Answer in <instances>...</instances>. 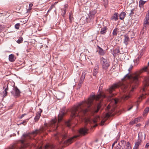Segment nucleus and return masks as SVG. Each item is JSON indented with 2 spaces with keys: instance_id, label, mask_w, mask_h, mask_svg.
<instances>
[{
  "instance_id": "f257e3e1",
  "label": "nucleus",
  "mask_w": 149,
  "mask_h": 149,
  "mask_svg": "<svg viewBox=\"0 0 149 149\" xmlns=\"http://www.w3.org/2000/svg\"><path fill=\"white\" fill-rule=\"evenodd\" d=\"M133 68V66L131 65L129 68L128 69L129 72L126 74L122 79L123 80L125 79H127L130 80V83L126 84L125 83L120 82L118 83L112 85L109 88L107 89V91L109 92L110 95L109 96V98H111L113 95L111 93L115 88L118 87H120L124 92L127 91V93H129L130 91H132L133 89L135 88V86L137 85L139 82L138 75H136L134 76H132L129 74L130 73V70Z\"/></svg>"
},
{
  "instance_id": "f03ea898",
  "label": "nucleus",
  "mask_w": 149,
  "mask_h": 149,
  "mask_svg": "<svg viewBox=\"0 0 149 149\" xmlns=\"http://www.w3.org/2000/svg\"><path fill=\"white\" fill-rule=\"evenodd\" d=\"M79 104L77 106L73 107L71 111V117L73 118L74 117L82 116L81 113L85 114L87 112L90 111V109L89 107L85 105H82L79 107Z\"/></svg>"
},
{
  "instance_id": "7ed1b4c3",
  "label": "nucleus",
  "mask_w": 149,
  "mask_h": 149,
  "mask_svg": "<svg viewBox=\"0 0 149 149\" xmlns=\"http://www.w3.org/2000/svg\"><path fill=\"white\" fill-rule=\"evenodd\" d=\"M30 138V134L29 133H25L23 134L21 137V143L22 144V148H18L15 145H12L6 149H23L25 147H30V145L28 143H26V141Z\"/></svg>"
},
{
  "instance_id": "20e7f679",
  "label": "nucleus",
  "mask_w": 149,
  "mask_h": 149,
  "mask_svg": "<svg viewBox=\"0 0 149 149\" xmlns=\"http://www.w3.org/2000/svg\"><path fill=\"white\" fill-rule=\"evenodd\" d=\"M102 96V95L101 94L100 92L96 96L94 93H92L88 100L80 102L79 103L78 106L80 107L82 105H85L87 106L88 107H89L92 104L94 100L95 99L97 100L99 99Z\"/></svg>"
},
{
  "instance_id": "39448f33",
  "label": "nucleus",
  "mask_w": 149,
  "mask_h": 149,
  "mask_svg": "<svg viewBox=\"0 0 149 149\" xmlns=\"http://www.w3.org/2000/svg\"><path fill=\"white\" fill-rule=\"evenodd\" d=\"M100 63L102 65L103 68L105 69H107L109 66V63L107 58H104L103 57H101L100 59Z\"/></svg>"
},
{
  "instance_id": "423d86ee",
  "label": "nucleus",
  "mask_w": 149,
  "mask_h": 149,
  "mask_svg": "<svg viewBox=\"0 0 149 149\" xmlns=\"http://www.w3.org/2000/svg\"><path fill=\"white\" fill-rule=\"evenodd\" d=\"M11 93L12 95L16 97L20 95L21 92L16 86H14L11 91Z\"/></svg>"
},
{
  "instance_id": "0eeeda50",
  "label": "nucleus",
  "mask_w": 149,
  "mask_h": 149,
  "mask_svg": "<svg viewBox=\"0 0 149 149\" xmlns=\"http://www.w3.org/2000/svg\"><path fill=\"white\" fill-rule=\"evenodd\" d=\"M49 126L53 128L52 130L54 131L57 129L58 125L55 119L52 120L49 123Z\"/></svg>"
},
{
  "instance_id": "6e6552de",
  "label": "nucleus",
  "mask_w": 149,
  "mask_h": 149,
  "mask_svg": "<svg viewBox=\"0 0 149 149\" xmlns=\"http://www.w3.org/2000/svg\"><path fill=\"white\" fill-rule=\"evenodd\" d=\"M96 13V11L95 10L91 11L88 14V17H86L87 21L88 22H90L89 19H90L91 21L93 19Z\"/></svg>"
},
{
  "instance_id": "1a4fd4ad",
  "label": "nucleus",
  "mask_w": 149,
  "mask_h": 149,
  "mask_svg": "<svg viewBox=\"0 0 149 149\" xmlns=\"http://www.w3.org/2000/svg\"><path fill=\"white\" fill-rule=\"evenodd\" d=\"M65 107H63L61 109V111L60 112L58 116V122H60L62 120V118L63 116L65 114Z\"/></svg>"
},
{
  "instance_id": "9d476101",
  "label": "nucleus",
  "mask_w": 149,
  "mask_h": 149,
  "mask_svg": "<svg viewBox=\"0 0 149 149\" xmlns=\"http://www.w3.org/2000/svg\"><path fill=\"white\" fill-rule=\"evenodd\" d=\"M56 97L58 100H60L63 99L65 93L60 91H58L56 94Z\"/></svg>"
},
{
  "instance_id": "9b49d317",
  "label": "nucleus",
  "mask_w": 149,
  "mask_h": 149,
  "mask_svg": "<svg viewBox=\"0 0 149 149\" xmlns=\"http://www.w3.org/2000/svg\"><path fill=\"white\" fill-rule=\"evenodd\" d=\"M79 135H75L73 137L71 138H70L67 139L66 141H64V143H66L68 144H70L73 141V139H74V138H76L77 137H79Z\"/></svg>"
},
{
  "instance_id": "f8f14e48",
  "label": "nucleus",
  "mask_w": 149,
  "mask_h": 149,
  "mask_svg": "<svg viewBox=\"0 0 149 149\" xmlns=\"http://www.w3.org/2000/svg\"><path fill=\"white\" fill-rule=\"evenodd\" d=\"M88 130L85 128H82L80 129L79 131V134L81 135H84L87 133Z\"/></svg>"
},
{
  "instance_id": "ddd939ff",
  "label": "nucleus",
  "mask_w": 149,
  "mask_h": 149,
  "mask_svg": "<svg viewBox=\"0 0 149 149\" xmlns=\"http://www.w3.org/2000/svg\"><path fill=\"white\" fill-rule=\"evenodd\" d=\"M149 20V10L148 11V13L146 16L145 20L144 22V25H148Z\"/></svg>"
},
{
  "instance_id": "4468645a",
  "label": "nucleus",
  "mask_w": 149,
  "mask_h": 149,
  "mask_svg": "<svg viewBox=\"0 0 149 149\" xmlns=\"http://www.w3.org/2000/svg\"><path fill=\"white\" fill-rule=\"evenodd\" d=\"M124 43L127 45L128 44V42L130 41L129 37L127 35H124Z\"/></svg>"
},
{
  "instance_id": "2eb2a0df",
  "label": "nucleus",
  "mask_w": 149,
  "mask_h": 149,
  "mask_svg": "<svg viewBox=\"0 0 149 149\" xmlns=\"http://www.w3.org/2000/svg\"><path fill=\"white\" fill-rule=\"evenodd\" d=\"M86 73L85 72H83L82 73V75L80 78V80L79 82V84H81L84 81Z\"/></svg>"
},
{
  "instance_id": "dca6fc26",
  "label": "nucleus",
  "mask_w": 149,
  "mask_h": 149,
  "mask_svg": "<svg viewBox=\"0 0 149 149\" xmlns=\"http://www.w3.org/2000/svg\"><path fill=\"white\" fill-rule=\"evenodd\" d=\"M40 111L39 112H38L37 113L36 116L34 118V120L36 122L38 121L40 117V116L41 113L42 112V111L40 109Z\"/></svg>"
},
{
  "instance_id": "f3484780",
  "label": "nucleus",
  "mask_w": 149,
  "mask_h": 149,
  "mask_svg": "<svg viewBox=\"0 0 149 149\" xmlns=\"http://www.w3.org/2000/svg\"><path fill=\"white\" fill-rule=\"evenodd\" d=\"M54 135L55 136H57V137L59 136H61L62 139H65L67 137V135L65 133L58 134L57 133L54 134Z\"/></svg>"
},
{
  "instance_id": "a211bd4d",
  "label": "nucleus",
  "mask_w": 149,
  "mask_h": 149,
  "mask_svg": "<svg viewBox=\"0 0 149 149\" xmlns=\"http://www.w3.org/2000/svg\"><path fill=\"white\" fill-rule=\"evenodd\" d=\"M120 52L119 49L118 48H116L113 50V53H112L113 56L115 57Z\"/></svg>"
},
{
  "instance_id": "6ab92c4d",
  "label": "nucleus",
  "mask_w": 149,
  "mask_h": 149,
  "mask_svg": "<svg viewBox=\"0 0 149 149\" xmlns=\"http://www.w3.org/2000/svg\"><path fill=\"white\" fill-rule=\"evenodd\" d=\"M126 143V142L124 140L121 141L120 142L118 143L119 144H120V146L122 148V149L125 148Z\"/></svg>"
},
{
  "instance_id": "aec40b11",
  "label": "nucleus",
  "mask_w": 149,
  "mask_h": 149,
  "mask_svg": "<svg viewBox=\"0 0 149 149\" xmlns=\"http://www.w3.org/2000/svg\"><path fill=\"white\" fill-rule=\"evenodd\" d=\"M99 69V67L98 65L95 66L93 70V75L96 76V75L98 72V70Z\"/></svg>"
},
{
  "instance_id": "412c9836",
  "label": "nucleus",
  "mask_w": 149,
  "mask_h": 149,
  "mask_svg": "<svg viewBox=\"0 0 149 149\" xmlns=\"http://www.w3.org/2000/svg\"><path fill=\"white\" fill-rule=\"evenodd\" d=\"M146 2V1H144L142 0H140L139 2V6L140 8H143V5Z\"/></svg>"
},
{
  "instance_id": "4be33fe9",
  "label": "nucleus",
  "mask_w": 149,
  "mask_h": 149,
  "mask_svg": "<svg viewBox=\"0 0 149 149\" xmlns=\"http://www.w3.org/2000/svg\"><path fill=\"white\" fill-rule=\"evenodd\" d=\"M149 86V78L147 79L145 82L144 87L143 88V91H145L146 90V87Z\"/></svg>"
},
{
  "instance_id": "5701e85b",
  "label": "nucleus",
  "mask_w": 149,
  "mask_h": 149,
  "mask_svg": "<svg viewBox=\"0 0 149 149\" xmlns=\"http://www.w3.org/2000/svg\"><path fill=\"white\" fill-rule=\"evenodd\" d=\"M9 60L10 62H13L15 61L14 56V55L11 54L9 56Z\"/></svg>"
},
{
  "instance_id": "b1692460",
  "label": "nucleus",
  "mask_w": 149,
  "mask_h": 149,
  "mask_svg": "<svg viewBox=\"0 0 149 149\" xmlns=\"http://www.w3.org/2000/svg\"><path fill=\"white\" fill-rule=\"evenodd\" d=\"M149 111V107H147L144 110L143 113V116H146L148 113Z\"/></svg>"
},
{
  "instance_id": "393cba45",
  "label": "nucleus",
  "mask_w": 149,
  "mask_h": 149,
  "mask_svg": "<svg viewBox=\"0 0 149 149\" xmlns=\"http://www.w3.org/2000/svg\"><path fill=\"white\" fill-rule=\"evenodd\" d=\"M126 15V13L125 12H122L119 15L120 19L121 20L123 19Z\"/></svg>"
},
{
  "instance_id": "a878e982",
  "label": "nucleus",
  "mask_w": 149,
  "mask_h": 149,
  "mask_svg": "<svg viewBox=\"0 0 149 149\" xmlns=\"http://www.w3.org/2000/svg\"><path fill=\"white\" fill-rule=\"evenodd\" d=\"M118 13H115L111 19L115 21L117 20L118 19Z\"/></svg>"
},
{
  "instance_id": "bb28decb",
  "label": "nucleus",
  "mask_w": 149,
  "mask_h": 149,
  "mask_svg": "<svg viewBox=\"0 0 149 149\" xmlns=\"http://www.w3.org/2000/svg\"><path fill=\"white\" fill-rule=\"evenodd\" d=\"M107 29V28L106 26L104 27L103 28L101 29L100 31V33L102 34H104L106 32Z\"/></svg>"
},
{
  "instance_id": "cd10ccee",
  "label": "nucleus",
  "mask_w": 149,
  "mask_h": 149,
  "mask_svg": "<svg viewBox=\"0 0 149 149\" xmlns=\"http://www.w3.org/2000/svg\"><path fill=\"white\" fill-rule=\"evenodd\" d=\"M54 148V146L52 144H48L46 145L45 146V149H47L50 148L51 149H52Z\"/></svg>"
},
{
  "instance_id": "c85d7f7f",
  "label": "nucleus",
  "mask_w": 149,
  "mask_h": 149,
  "mask_svg": "<svg viewBox=\"0 0 149 149\" xmlns=\"http://www.w3.org/2000/svg\"><path fill=\"white\" fill-rule=\"evenodd\" d=\"M138 137L139 138L141 136V139H145L146 137V135L145 134H143L142 132H139L138 134Z\"/></svg>"
},
{
  "instance_id": "c756f323",
  "label": "nucleus",
  "mask_w": 149,
  "mask_h": 149,
  "mask_svg": "<svg viewBox=\"0 0 149 149\" xmlns=\"http://www.w3.org/2000/svg\"><path fill=\"white\" fill-rule=\"evenodd\" d=\"M8 87L7 86V87L6 88H5V89H4V91L3 92V97H6V96H7V91H8Z\"/></svg>"
},
{
  "instance_id": "7c9ffc66",
  "label": "nucleus",
  "mask_w": 149,
  "mask_h": 149,
  "mask_svg": "<svg viewBox=\"0 0 149 149\" xmlns=\"http://www.w3.org/2000/svg\"><path fill=\"white\" fill-rule=\"evenodd\" d=\"M41 132L40 130H36L32 132L31 134L33 135H36Z\"/></svg>"
},
{
  "instance_id": "2f4dec72",
  "label": "nucleus",
  "mask_w": 149,
  "mask_h": 149,
  "mask_svg": "<svg viewBox=\"0 0 149 149\" xmlns=\"http://www.w3.org/2000/svg\"><path fill=\"white\" fill-rule=\"evenodd\" d=\"M23 40V39L22 37H20L18 39L17 41V42L18 44H20L22 42Z\"/></svg>"
},
{
  "instance_id": "473e14b6",
  "label": "nucleus",
  "mask_w": 149,
  "mask_h": 149,
  "mask_svg": "<svg viewBox=\"0 0 149 149\" xmlns=\"http://www.w3.org/2000/svg\"><path fill=\"white\" fill-rule=\"evenodd\" d=\"M130 97V94L129 95H125L123 97V99L124 100H125L128 99Z\"/></svg>"
},
{
  "instance_id": "72a5a7b5",
  "label": "nucleus",
  "mask_w": 149,
  "mask_h": 149,
  "mask_svg": "<svg viewBox=\"0 0 149 149\" xmlns=\"http://www.w3.org/2000/svg\"><path fill=\"white\" fill-rule=\"evenodd\" d=\"M131 148L129 142H127L126 143V147L125 149H131Z\"/></svg>"
},
{
  "instance_id": "f704fd0d",
  "label": "nucleus",
  "mask_w": 149,
  "mask_h": 149,
  "mask_svg": "<svg viewBox=\"0 0 149 149\" xmlns=\"http://www.w3.org/2000/svg\"><path fill=\"white\" fill-rule=\"evenodd\" d=\"M69 16L70 19V22L71 23L73 20V17L72 16L71 14L70 13H69Z\"/></svg>"
},
{
  "instance_id": "c9c22d12",
  "label": "nucleus",
  "mask_w": 149,
  "mask_h": 149,
  "mask_svg": "<svg viewBox=\"0 0 149 149\" xmlns=\"http://www.w3.org/2000/svg\"><path fill=\"white\" fill-rule=\"evenodd\" d=\"M117 29H114L113 31L112 34L113 36H116L117 35Z\"/></svg>"
},
{
  "instance_id": "e433bc0d",
  "label": "nucleus",
  "mask_w": 149,
  "mask_h": 149,
  "mask_svg": "<svg viewBox=\"0 0 149 149\" xmlns=\"http://www.w3.org/2000/svg\"><path fill=\"white\" fill-rule=\"evenodd\" d=\"M103 4L104 5V6L106 7V6L108 3V0H103Z\"/></svg>"
},
{
  "instance_id": "4c0bfd02",
  "label": "nucleus",
  "mask_w": 149,
  "mask_h": 149,
  "mask_svg": "<svg viewBox=\"0 0 149 149\" xmlns=\"http://www.w3.org/2000/svg\"><path fill=\"white\" fill-rule=\"evenodd\" d=\"M20 26V24L19 23H18L16 24L15 26V28L17 29H18L19 28V26Z\"/></svg>"
},
{
  "instance_id": "58836bf2",
  "label": "nucleus",
  "mask_w": 149,
  "mask_h": 149,
  "mask_svg": "<svg viewBox=\"0 0 149 149\" xmlns=\"http://www.w3.org/2000/svg\"><path fill=\"white\" fill-rule=\"evenodd\" d=\"M140 143L139 141L136 142L135 143L134 147L138 148L140 144Z\"/></svg>"
},
{
  "instance_id": "ea45409f",
  "label": "nucleus",
  "mask_w": 149,
  "mask_h": 149,
  "mask_svg": "<svg viewBox=\"0 0 149 149\" xmlns=\"http://www.w3.org/2000/svg\"><path fill=\"white\" fill-rule=\"evenodd\" d=\"M135 122H136V119H134V120L132 121H131L130 123V124L132 125H133L134 124H135Z\"/></svg>"
},
{
  "instance_id": "a19ab883",
  "label": "nucleus",
  "mask_w": 149,
  "mask_h": 149,
  "mask_svg": "<svg viewBox=\"0 0 149 149\" xmlns=\"http://www.w3.org/2000/svg\"><path fill=\"white\" fill-rule=\"evenodd\" d=\"M100 54L101 55H103L104 53V52L103 50L101 48H100V51H99Z\"/></svg>"
},
{
  "instance_id": "79ce46f5",
  "label": "nucleus",
  "mask_w": 149,
  "mask_h": 149,
  "mask_svg": "<svg viewBox=\"0 0 149 149\" xmlns=\"http://www.w3.org/2000/svg\"><path fill=\"white\" fill-rule=\"evenodd\" d=\"M116 149H123L120 146V144H118L117 146H116Z\"/></svg>"
},
{
  "instance_id": "37998d69",
  "label": "nucleus",
  "mask_w": 149,
  "mask_h": 149,
  "mask_svg": "<svg viewBox=\"0 0 149 149\" xmlns=\"http://www.w3.org/2000/svg\"><path fill=\"white\" fill-rule=\"evenodd\" d=\"M112 101L115 104L117 103L119 100L118 99H115L112 100Z\"/></svg>"
},
{
  "instance_id": "c03bdc74",
  "label": "nucleus",
  "mask_w": 149,
  "mask_h": 149,
  "mask_svg": "<svg viewBox=\"0 0 149 149\" xmlns=\"http://www.w3.org/2000/svg\"><path fill=\"white\" fill-rule=\"evenodd\" d=\"M134 9H132L131 10V13H130V14H129V15L130 16H132L134 14Z\"/></svg>"
},
{
  "instance_id": "a18cd8bd",
  "label": "nucleus",
  "mask_w": 149,
  "mask_h": 149,
  "mask_svg": "<svg viewBox=\"0 0 149 149\" xmlns=\"http://www.w3.org/2000/svg\"><path fill=\"white\" fill-rule=\"evenodd\" d=\"M66 125L68 127H70V121H68L66 123Z\"/></svg>"
},
{
  "instance_id": "49530a36",
  "label": "nucleus",
  "mask_w": 149,
  "mask_h": 149,
  "mask_svg": "<svg viewBox=\"0 0 149 149\" xmlns=\"http://www.w3.org/2000/svg\"><path fill=\"white\" fill-rule=\"evenodd\" d=\"M62 15L63 16H64V15L66 13V10L65 9H64L63 10H62Z\"/></svg>"
},
{
  "instance_id": "de8ad7c7",
  "label": "nucleus",
  "mask_w": 149,
  "mask_h": 149,
  "mask_svg": "<svg viewBox=\"0 0 149 149\" xmlns=\"http://www.w3.org/2000/svg\"><path fill=\"white\" fill-rule=\"evenodd\" d=\"M98 119H99V116H97L96 119H95L93 120V123H95L97 121V120Z\"/></svg>"
},
{
  "instance_id": "09e8293b",
  "label": "nucleus",
  "mask_w": 149,
  "mask_h": 149,
  "mask_svg": "<svg viewBox=\"0 0 149 149\" xmlns=\"http://www.w3.org/2000/svg\"><path fill=\"white\" fill-rule=\"evenodd\" d=\"M100 104H99L97 106V110L95 111V112H97L98 111L99 109L100 108Z\"/></svg>"
},
{
  "instance_id": "8fccbe9b",
  "label": "nucleus",
  "mask_w": 149,
  "mask_h": 149,
  "mask_svg": "<svg viewBox=\"0 0 149 149\" xmlns=\"http://www.w3.org/2000/svg\"><path fill=\"white\" fill-rule=\"evenodd\" d=\"M139 60H138V59L136 58V60H134V62L135 64H136V65H137L138 63V61Z\"/></svg>"
},
{
  "instance_id": "3c124183",
  "label": "nucleus",
  "mask_w": 149,
  "mask_h": 149,
  "mask_svg": "<svg viewBox=\"0 0 149 149\" xmlns=\"http://www.w3.org/2000/svg\"><path fill=\"white\" fill-rule=\"evenodd\" d=\"M148 67H145L143 68V70L144 71H146L147 70Z\"/></svg>"
},
{
  "instance_id": "603ef678",
  "label": "nucleus",
  "mask_w": 149,
  "mask_h": 149,
  "mask_svg": "<svg viewBox=\"0 0 149 149\" xmlns=\"http://www.w3.org/2000/svg\"><path fill=\"white\" fill-rule=\"evenodd\" d=\"M149 146V143H147L146 146H145V148H148V146Z\"/></svg>"
},
{
  "instance_id": "864d4df0",
  "label": "nucleus",
  "mask_w": 149,
  "mask_h": 149,
  "mask_svg": "<svg viewBox=\"0 0 149 149\" xmlns=\"http://www.w3.org/2000/svg\"><path fill=\"white\" fill-rule=\"evenodd\" d=\"M117 142V141H115L114 143H113L112 145V148H113V146Z\"/></svg>"
},
{
  "instance_id": "5fc2aeb1",
  "label": "nucleus",
  "mask_w": 149,
  "mask_h": 149,
  "mask_svg": "<svg viewBox=\"0 0 149 149\" xmlns=\"http://www.w3.org/2000/svg\"><path fill=\"white\" fill-rule=\"evenodd\" d=\"M26 114H22L20 117V118H22L24 116H25Z\"/></svg>"
},
{
  "instance_id": "6e6d98bb",
  "label": "nucleus",
  "mask_w": 149,
  "mask_h": 149,
  "mask_svg": "<svg viewBox=\"0 0 149 149\" xmlns=\"http://www.w3.org/2000/svg\"><path fill=\"white\" fill-rule=\"evenodd\" d=\"M33 146L34 147H36V148H38V149H42V148L41 146H40L39 148L37 147V146H36L35 145H33Z\"/></svg>"
},
{
  "instance_id": "4d7b16f0",
  "label": "nucleus",
  "mask_w": 149,
  "mask_h": 149,
  "mask_svg": "<svg viewBox=\"0 0 149 149\" xmlns=\"http://www.w3.org/2000/svg\"><path fill=\"white\" fill-rule=\"evenodd\" d=\"M33 6V4L32 3H30L29 5V7L30 8H31V7H32Z\"/></svg>"
},
{
  "instance_id": "13d9d810",
  "label": "nucleus",
  "mask_w": 149,
  "mask_h": 149,
  "mask_svg": "<svg viewBox=\"0 0 149 149\" xmlns=\"http://www.w3.org/2000/svg\"><path fill=\"white\" fill-rule=\"evenodd\" d=\"M132 107H133V106H131V107H130L129 108L127 109V111H130V110L132 108Z\"/></svg>"
},
{
  "instance_id": "bf43d9fd",
  "label": "nucleus",
  "mask_w": 149,
  "mask_h": 149,
  "mask_svg": "<svg viewBox=\"0 0 149 149\" xmlns=\"http://www.w3.org/2000/svg\"><path fill=\"white\" fill-rule=\"evenodd\" d=\"M142 11H143L142 10L141 12H137V14L138 15H139L141 14V13Z\"/></svg>"
},
{
  "instance_id": "052dcab7",
  "label": "nucleus",
  "mask_w": 149,
  "mask_h": 149,
  "mask_svg": "<svg viewBox=\"0 0 149 149\" xmlns=\"http://www.w3.org/2000/svg\"><path fill=\"white\" fill-rule=\"evenodd\" d=\"M135 119H136V121L137 122H138V120L139 119L138 118H136Z\"/></svg>"
},
{
  "instance_id": "680f3d73",
  "label": "nucleus",
  "mask_w": 149,
  "mask_h": 149,
  "mask_svg": "<svg viewBox=\"0 0 149 149\" xmlns=\"http://www.w3.org/2000/svg\"><path fill=\"white\" fill-rule=\"evenodd\" d=\"M141 56H139L137 58V59H138V60H139V58H141Z\"/></svg>"
},
{
  "instance_id": "e2e57ef3",
  "label": "nucleus",
  "mask_w": 149,
  "mask_h": 149,
  "mask_svg": "<svg viewBox=\"0 0 149 149\" xmlns=\"http://www.w3.org/2000/svg\"><path fill=\"white\" fill-rule=\"evenodd\" d=\"M52 9V8L51 7H50V8L48 10V12H49Z\"/></svg>"
},
{
  "instance_id": "0e129e2a",
  "label": "nucleus",
  "mask_w": 149,
  "mask_h": 149,
  "mask_svg": "<svg viewBox=\"0 0 149 149\" xmlns=\"http://www.w3.org/2000/svg\"><path fill=\"white\" fill-rule=\"evenodd\" d=\"M102 89V87L101 86H100L99 88V91H100V89Z\"/></svg>"
},
{
  "instance_id": "69168bd1",
  "label": "nucleus",
  "mask_w": 149,
  "mask_h": 149,
  "mask_svg": "<svg viewBox=\"0 0 149 149\" xmlns=\"http://www.w3.org/2000/svg\"><path fill=\"white\" fill-rule=\"evenodd\" d=\"M26 122H27L26 120H25L23 121V123H26Z\"/></svg>"
},
{
  "instance_id": "338daca9",
  "label": "nucleus",
  "mask_w": 149,
  "mask_h": 149,
  "mask_svg": "<svg viewBox=\"0 0 149 149\" xmlns=\"http://www.w3.org/2000/svg\"><path fill=\"white\" fill-rule=\"evenodd\" d=\"M104 122H102V121L101 122V125H104Z\"/></svg>"
},
{
  "instance_id": "774afa93",
  "label": "nucleus",
  "mask_w": 149,
  "mask_h": 149,
  "mask_svg": "<svg viewBox=\"0 0 149 149\" xmlns=\"http://www.w3.org/2000/svg\"><path fill=\"white\" fill-rule=\"evenodd\" d=\"M138 148L134 146L133 149H137Z\"/></svg>"
}]
</instances>
